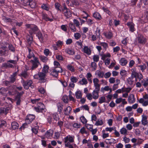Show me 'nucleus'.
I'll list each match as a JSON object with an SVG mask.
<instances>
[{
	"instance_id": "f704fd0d",
	"label": "nucleus",
	"mask_w": 148,
	"mask_h": 148,
	"mask_svg": "<svg viewBox=\"0 0 148 148\" xmlns=\"http://www.w3.org/2000/svg\"><path fill=\"white\" fill-rule=\"evenodd\" d=\"M71 110L72 108L70 106H69L67 107L64 110L65 114L66 115H68L70 113Z\"/></svg>"
},
{
	"instance_id": "37998d69",
	"label": "nucleus",
	"mask_w": 148,
	"mask_h": 148,
	"mask_svg": "<svg viewBox=\"0 0 148 148\" xmlns=\"http://www.w3.org/2000/svg\"><path fill=\"white\" fill-rule=\"evenodd\" d=\"M40 60L44 62H46L48 60V58L43 56H39Z\"/></svg>"
},
{
	"instance_id": "f257e3e1",
	"label": "nucleus",
	"mask_w": 148,
	"mask_h": 148,
	"mask_svg": "<svg viewBox=\"0 0 148 148\" xmlns=\"http://www.w3.org/2000/svg\"><path fill=\"white\" fill-rule=\"evenodd\" d=\"M26 26L27 28L30 29L29 30V32L31 35H32L33 34H36L38 32V29L37 26L36 25L28 24L26 25Z\"/></svg>"
},
{
	"instance_id": "0eeeda50",
	"label": "nucleus",
	"mask_w": 148,
	"mask_h": 148,
	"mask_svg": "<svg viewBox=\"0 0 148 148\" xmlns=\"http://www.w3.org/2000/svg\"><path fill=\"white\" fill-rule=\"evenodd\" d=\"M46 74L42 72L38 73V76L39 79L41 82L44 83L46 81Z\"/></svg>"
},
{
	"instance_id": "de8ad7c7",
	"label": "nucleus",
	"mask_w": 148,
	"mask_h": 148,
	"mask_svg": "<svg viewBox=\"0 0 148 148\" xmlns=\"http://www.w3.org/2000/svg\"><path fill=\"white\" fill-rule=\"evenodd\" d=\"M106 101V98L105 97L101 96L99 99V103H104Z\"/></svg>"
},
{
	"instance_id": "4468645a",
	"label": "nucleus",
	"mask_w": 148,
	"mask_h": 148,
	"mask_svg": "<svg viewBox=\"0 0 148 148\" xmlns=\"http://www.w3.org/2000/svg\"><path fill=\"white\" fill-rule=\"evenodd\" d=\"M53 133V131L51 129H50L48 130L45 133V137L47 138H49L52 136Z\"/></svg>"
},
{
	"instance_id": "6e6d98bb",
	"label": "nucleus",
	"mask_w": 148,
	"mask_h": 148,
	"mask_svg": "<svg viewBox=\"0 0 148 148\" xmlns=\"http://www.w3.org/2000/svg\"><path fill=\"white\" fill-rule=\"evenodd\" d=\"M103 123L101 120H98L96 121L95 125L97 126L101 125Z\"/></svg>"
},
{
	"instance_id": "c756f323",
	"label": "nucleus",
	"mask_w": 148,
	"mask_h": 148,
	"mask_svg": "<svg viewBox=\"0 0 148 148\" xmlns=\"http://www.w3.org/2000/svg\"><path fill=\"white\" fill-rule=\"evenodd\" d=\"M69 25L72 32H75L76 31V29L75 26L73 23H70Z\"/></svg>"
},
{
	"instance_id": "338daca9",
	"label": "nucleus",
	"mask_w": 148,
	"mask_h": 148,
	"mask_svg": "<svg viewBox=\"0 0 148 148\" xmlns=\"http://www.w3.org/2000/svg\"><path fill=\"white\" fill-rule=\"evenodd\" d=\"M68 69L72 72H74L75 71V69L74 67L71 65H68L67 66Z\"/></svg>"
},
{
	"instance_id": "69168bd1",
	"label": "nucleus",
	"mask_w": 148,
	"mask_h": 148,
	"mask_svg": "<svg viewBox=\"0 0 148 148\" xmlns=\"http://www.w3.org/2000/svg\"><path fill=\"white\" fill-rule=\"evenodd\" d=\"M99 80L97 78H95L93 79V82L94 84V86L100 85L99 84Z\"/></svg>"
},
{
	"instance_id": "b1692460",
	"label": "nucleus",
	"mask_w": 148,
	"mask_h": 148,
	"mask_svg": "<svg viewBox=\"0 0 148 148\" xmlns=\"http://www.w3.org/2000/svg\"><path fill=\"white\" fill-rule=\"evenodd\" d=\"M28 50L29 52V54L27 56V57L29 59H30L32 58V57H33L34 58V57H36L35 56L33 51L31 50V49L28 48Z\"/></svg>"
},
{
	"instance_id": "473e14b6",
	"label": "nucleus",
	"mask_w": 148,
	"mask_h": 148,
	"mask_svg": "<svg viewBox=\"0 0 148 148\" xmlns=\"http://www.w3.org/2000/svg\"><path fill=\"white\" fill-rule=\"evenodd\" d=\"M142 119V123L143 125H145L147 123V117L146 116L143 115Z\"/></svg>"
},
{
	"instance_id": "7ed1b4c3",
	"label": "nucleus",
	"mask_w": 148,
	"mask_h": 148,
	"mask_svg": "<svg viewBox=\"0 0 148 148\" xmlns=\"http://www.w3.org/2000/svg\"><path fill=\"white\" fill-rule=\"evenodd\" d=\"M30 62L31 63L32 67L31 69L32 70L36 69L40 64L38 59L37 57H34L33 59L31 60L30 61Z\"/></svg>"
},
{
	"instance_id": "7c9ffc66",
	"label": "nucleus",
	"mask_w": 148,
	"mask_h": 148,
	"mask_svg": "<svg viewBox=\"0 0 148 148\" xmlns=\"http://www.w3.org/2000/svg\"><path fill=\"white\" fill-rule=\"evenodd\" d=\"M50 74L53 77H57L58 76V73L56 71H55V70L54 69L51 70V71Z\"/></svg>"
},
{
	"instance_id": "9b49d317",
	"label": "nucleus",
	"mask_w": 148,
	"mask_h": 148,
	"mask_svg": "<svg viewBox=\"0 0 148 148\" xmlns=\"http://www.w3.org/2000/svg\"><path fill=\"white\" fill-rule=\"evenodd\" d=\"M20 75L21 77V79H23V78L25 79H27L29 77V74L27 71L24 70L22 71L21 73L20 74Z\"/></svg>"
},
{
	"instance_id": "a878e982",
	"label": "nucleus",
	"mask_w": 148,
	"mask_h": 148,
	"mask_svg": "<svg viewBox=\"0 0 148 148\" xmlns=\"http://www.w3.org/2000/svg\"><path fill=\"white\" fill-rule=\"evenodd\" d=\"M68 140L70 143H73L74 142L73 138L71 136H70L69 137L68 136H67L64 138L65 143H67Z\"/></svg>"
},
{
	"instance_id": "9d476101",
	"label": "nucleus",
	"mask_w": 148,
	"mask_h": 148,
	"mask_svg": "<svg viewBox=\"0 0 148 148\" xmlns=\"http://www.w3.org/2000/svg\"><path fill=\"white\" fill-rule=\"evenodd\" d=\"M4 21L7 23H9L12 26L14 25V22L15 19H11L8 17H4L3 18Z\"/></svg>"
},
{
	"instance_id": "a211bd4d",
	"label": "nucleus",
	"mask_w": 148,
	"mask_h": 148,
	"mask_svg": "<svg viewBox=\"0 0 148 148\" xmlns=\"http://www.w3.org/2000/svg\"><path fill=\"white\" fill-rule=\"evenodd\" d=\"M65 52L67 53L70 55H73L75 54V51L71 48H68L65 50Z\"/></svg>"
},
{
	"instance_id": "864d4df0",
	"label": "nucleus",
	"mask_w": 148,
	"mask_h": 148,
	"mask_svg": "<svg viewBox=\"0 0 148 148\" xmlns=\"http://www.w3.org/2000/svg\"><path fill=\"white\" fill-rule=\"evenodd\" d=\"M54 5L55 8L58 11H61V10L60 8L61 5L59 3H56Z\"/></svg>"
},
{
	"instance_id": "f3484780",
	"label": "nucleus",
	"mask_w": 148,
	"mask_h": 148,
	"mask_svg": "<svg viewBox=\"0 0 148 148\" xmlns=\"http://www.w3.org/2000/svg\"><path fill=\"white\" fill-rule=\"evenodd\" d=\"M63 13L67 19L69 18L72 16V13L70 10L64 12Z\"/></svg>"
},
{
	"instance_id": "c9c22d12",
	"label": "nucleus",
	"mask_w": 148,
	"mask_h": 148,
	"mask_svg": "<svg viewBox=\"0 0 148 148\" xmlns=\"http://www.w3.org/2000/svg\"><path fill=\"white\" fill-rule=\"evenodd\" d=\"M62 101L65 103H68L69 102V99L68 96L66 95H64L62 99Z\"/></svg>"
},
{
	"instance_id": "39448f33",
	"label": "nucleus",
	"mask_w": 148,
	"mask_h": 148,
	"mask_svg": "<svg viewBox=\"0 0 148 148\" xmlns=\"http://www.w3.org/2000/svg\"><path fill=\"white\" fill-rule=\"evenodd\" d=\"M131 77L132 78H136V81H137L136 79L137 78L141 80L143 78V75L140 73H138L136 72L133 69L132 71Z\"/></svg>"
},
{
	"instance_id": "5701e85b",
	"label": "nucleus",
	"mask_w": 148,
	"mask_h": 148,
	"mask_svg": "<svg viewBox=\"0 0 148 148\" xmlns=\"http://www.w3.org/2000/svg\"><path fill=\"white\" fill-rule=\"evenodd\" d=\"M29 6L31 8H35L36 5V3L34 0H29Z\"/></svg>"
},
{
	"instance_id": "a19ab883",
	"label": "nucleus",
	"mask_w": 148,
	"mask_h": 148,
	"mask_svg": "<svg viewBox=\"0 0 148 148\" xmlns=\"http://www.w3.org/2000/svg\"><path fill=\"white\" fill-rule=\"evenodd\" d=\"M7 125L6 121L4 120H0V128L3 126L6 127Z\"/></svg>"
},
{
	"instance_id": "603ef678",
	"label": "nucleus",
	"mask_w": 148,
	"mask_h": 148,
	"mask_svg": "<svg viewBox=\"0 0 148 148\" xmlns=\"http://www.w3.org/2000/svg\"><path fill=\"white\" fill-rule=\"evenodd\" d=\"M95 87V89L94 90H93L94 92H99L100 89V85H96L94 86Z\"/></svg>"
},
{
	"instance_id": "680f3d73",
	"label": "nucleus",
	"mask_w": 148,
	"mask_h": 148,
	"mask_svg": "<svg viewBox=\"0 0 148 148\" xmlns=\"http://www.w3.org/2000/svg\"><path fill=\"white\" fill-rule=\"evenodd\" d=\"M74 24L77 27H79L80 23L79 21L76 19H74L73 20Z\"/></svg>"
},
{
	"instance_id": "5fc2aeb1",
	"label": "nucleus",
	"mask_w": 148,
	"mask_h": 148,
	"mask_svg": "<svg viewBox=\"0 0 148 148\" xmlns=\"http://www.w3.org/2000/svg\"><path fill=\"white\" fill-rule=\"evenodd\" d=\"M18 60V58L17 56L16 57V59L12 60H8V62H9L10 64H16L17 63V62Z\"/></svg>"
},
{
	"instance_id": "72a5a7b5",
	"label": "nucleus",
	"mask_w": 148,
	"mask_h": 148,
	"mask_svg": "<svg viewBox=\"0 0 148 148\" xmlns=\"http://www.w3.org/2000/svg\"><path fill=\"white\" fill-rule=\"evenodd\" d=\"M49 69V66L47 65H45L42 69V72L46 74L48 72Z\"/></svg>"
},
{
	"instance_id": "8fccbe9b",
	"label": "nucleus",
	"mask_w": 148,
	"mask_h": 148,
	"mask_svg": "<svg viewBox=\"0 0 148 148\" xmlns=\"http://www.w3.org/2000/svg\"><path fill=\"white\" fill-rule=\"evenodd\" d=\"M44 53L45 55L47 56L49 54L50 55L51 54V52L48 49H45Z\"/></svg>"
},
{
	"instance_id": "1a4fd4ad",
	"label": "nucleus",
	"mask_w": 148,
	"mask_h": 148,
	"mask_svg": "<svg viewBox=\"0 0 148 148\" xmlns=\"http://www.w3.org/2000/svg\"><path fill=\"white\" fill-rule=\"evenodd\" d=\"M138 42L140 44H144L147 41L146 38L142 35H140L138 38Z\"/></svg>"
},
{
	"instance_id": "e2e57ef3",
	"label": "nucleus",
	"mask_w": 148,
	"mask_h": 148,
	"mask_svg": "<svg viewBox=\"0 0 148 148\" xmlns=\"http://www.w3.org/2000/svg\"><path fill=\"white\" fill-rule=\"evenodd\" d=\"M70 79L71 82L73 83H76L78 80V79L77 77L73 76L71 77Z\"/></svg>"
},
{
	"instance_id": "412c9836",
	"label": "nucleus",
	"mask_w": 148,
	"mask_h": 148,
	"mask_svg": "<svg viewBox=\"0 0 148 148\" xmlns=\"http://www.w3.org/2000/svg\"><path fill=\"white\" fill-rule=\"evenodd\" d=\"M84 52L88 55H90L91 54V51L88 47L87 46L84 47L83 49Z\"/></svg>"
},
{
	"instance_id": "58836bf2",
	"label": "nucleus",
	"mask_w": 148,
	"mask_h": 148,
	"mask_svg": "<svg viewBox=\"0 0 148 148\" xmlns=\"http://www.w3.org/2000/svg\"><path fill=\"white\" fill-rule=\"evenodd\" d=\"M8 48L9 50L12 52H14L15 51V48L11 44H8Z\"/></svg>"
},
{
	"instance_id": "2eb2a0df",
	"label": "nucleus",
	"mask_w": 148,
	"mask_h": 148,
	"mask_svg": "<svg viewBox=\"0 0 148 148\" xmlns=\"http://www.w3.org/2000/svg\"><path fill=\"white\" fill-rule=\"evenodd\" d=\"M3 67L5 68H12L14 67V66L10 64L8 61H7L6 63H3L2 65Z\"/></svg>"
},
{
	"instance_id": "f03ea898",
	"label": "nucleus",
	"mask_w": 148,
	"mask_h": 148,
	"mask_svg": "<svg viewBox=\"0 0 148 148\" xmlns=\"http://www.w3.org/2000/svg\"><path fill=\"white\" fill-rule=\"evenodd\" d=\"M35 116L34 115L32 114H29L27 115L26 117L25 121L26 122V123L23 124L21 127L19 128V129L21 130L22 129H24L25 126L27 125V123L29 124L31 123L32 122L34 119Z\"/></svg>"
},
{
	"instance_id": "ddd939ff",
	"label": "nucleus",
	"mask_w": 148,
	"mask_h": 148,
	"mask_svg": "<svg viewBox=\"0 0 148 148\" xmlns=\"http://www.w3.org/2000/svg\"><path fill=\"white\" fill-rule=\"evenodd\" d=\"M127 25L130 28V30L131 32H133L135 30L134 28V24L131 22H128L127 23Z\"/></svg>"
},
{
	"instance_id": "49530a36",
	"label": "nucleus",
	"mask_w": 148,
	"mask_h": 148,
	"mask_svg": "<svg viewBox=\"0 0 148 148\" xmlns=\"http://www.w3.org/2000/svg\"><path fill=\"white\" fill-rule=\"evenodd\" d=\"M7 90L4 88H1L0 89V93L2 95H5L6 93Z\"/></svg>"
},
{
	"instance_id": "4d7b16f0",
	"label": "nucleus",
	"mask_w": 148,
	"mask_h": 148,
	"mask_svg": "<svg viewBox=\"0 0 148 148\" xmlns=\"http://www.w3.org/2000/svg\"><path fill=\"white\" fill-rule=\"evenodd\" d=\"M93 59L94 62H97L99 61V56L97 55H95L93 56Z\"/></svg>"
},
{
	"instance_id": "052dcab7",
	"label": "nucleus",
	"mask_w": 148,
	"mask_h": 148,
	"mask_svg": "<svg viewBox=\"0 0 148 148\" xmlns=\"http://www.w3.org/2000/svg\"><path fill=\"white\" fill-rule=\"evenodd\" d=\"M110 90V88L109 86H106L104 88H101L100 91L101 92H103L104 91H108Z\"/></svg>"
},
{
	"instance_id": "2f4dec72",
	"label": "nucleus",
	"mask_w": 148,
	"mask_h": 148,
	"mask_svg": "<svg viewBox=\"0 0 148 148\" xmlns=\"http://www.w3.org/2000/svg\"><path fill=\"white\" fill-rule=\"evenodd\" d=\"M127 61L125 58H121L120 60V63L122 66L125 65L127 63Z\"/></svg>"
},
{
	"instance_id": "393cba45",
	"label": "nucleus",
	"mask_w": 148,
	"mask_h": 148,
	"mask_svg": "<svg viewBox=\"0 0 148 148\" xmlns=\"http://www.w3.org/2000/svg\"><path fill=\"white\" fill-rule=\"evenodd\" d=\"M75 96L77 99L82 98V95L81 92L79 90L77 91L75 93Z\"/></svg>"
},
{
	"instance_id": "a18cd8bd",
	"label": "nucleus",
	"mask_w": 148,
	"mask_h": 148,
	"mask_svg": "<svg viewBox=\"0 0 148 148\" xmlns=\"http://www.w3.org/2000/svg\"><path fill=\"white\" fill-rule=\"evenodd\" d=\"M95 34L97 36V37H98L99 40L100 39V36H101L100 31L99 29L97 27V30L95 31Z\"/></svg>"
},
{
	"instance_id": "3c124183",
	"label": "nucleus",
	"mask_w": 148,
	"mask_h": 148,
	"mask_svg": "<svg viewBox=\"0 0 148 148\" xmlns=\"http://www.w3.org/2000/svg\"><path fill=\"white\" fill-rule=\"evenodd\" d=\"M99 92H94L93 91L92 93L93 98L95 99H97L99 97Z\"/></svg>"
},
{
	"instance_id": "0e129e2a",
	"label": "nucleus",
	"mask_w": 148,
	"mask_h": 148,
	"mask_svg": "<svg viewBox=\"0 0 148 148\" xmlns=\"http://www.w3.org/2000/svg\"><path fill=\"white\" fill-rule=\"evenodd\" d=\"M133 78L132 77H129L127 79V81L128 84L130 85H132L133 84V81L132 80Z\"/></svg>"
},
{
	"instance_id": "423d86ee",
	"label": "nucleus",
	"mask_w": 148,
	"mask_h": 148,
	"mask_svg": "<svg viewBox=\"0 0 148 148\" xmlns=\"http://www.w3.org/2000/svg\"><path fill=\"white\" fill-rule=\"evenodd\" d=\"M45 108L44 105L41 102L37 103V106L34 108L35 110L38 112H41Z\"/></svg>"
},
{
	"instance_id": "4c0bfd02",
	"label": "nucleus",
	"mask_w": 148,
	"mask_h": 148,
	"mask_svg": "<svg viewBox=\"0 0 148 148\" xmlns=\"http://www.w3.org/2000/svg\"><path fill=\"white\" fill-rule=\"evenodd\" d=\"M54 69L55 71H56L58 73H62L63 72V70L60 66H56Z\"/></svg>"
},
{
	"instance_id": "bf43d9fd",
	"label": "nucleus",
	"mask_w": 148,
	"mask_h": 148,
	"mask_svg": "<svg viewBox=\"0 0 148 148\" xmlns=\"http://www.w3.org/2000/svg\"><path fill=\"white\" fill-rule=\"evenodd\" d=\"M80 120L84 124L86 123L87 122V120L83 116L81 117Z\"/></svg>"
},
{
	"instance_id": "bb28decb",
	"label": "nucleus",
	"mask_w": 148,
	"mask_h": 148,
	"mask_svg": "<svg viewBox=\"0 0 148 148\" xmlns=\"http://www.w3.org/2000/svg\"><path fill=\"white\" fill-rule=\"evenodd\" d=\"M16 75V73H13L12 75H11L10 77V83H13L15 82L16 80L15 76Z\"/></svg>"
},
{
	"instance_id": "6e6552de",
	"label": "nucleus",
	"mask_w": 148,
	"mask_h": 148,
	"mask_svg": "<svg viewBox=\"0 0 148 148\" xmlns=\"http://www.w3.org/2000/svg\"><path fill=\"white\" fill-rule=\"evenodd\" d=\"M8 50L7 49L6 47H3L0 48V56H6L8 54Z\"/></svg>"
},
{
	"instance_id": "cd10ccee",
	"label": "nucleus",
	"mask_w": 148,
	"mask_h": 148,
	"mask_svg": "<svg viewBox=\"0 0 148 148\" xmlns=\"http://www.w3.org/2000/svg\"><path fill=\"white\" fill-rule=\"evenodd\" d=\"M36 36H38V38L40 41L42 42L43 40V37L41 33L40 32H38L37 33Z\"/></svg>"
},
{
	"instance_id": "aec40b11",
	"label": "nucleus",
	"mask_w": 148,
	"mask_h": 148,
	"mask_svg": "<svg viewBox=\"0 0 148 148\" xmlns=\"http://www.w3.org/2000/svg\"><path fill=\"white\" fill-rule=\"evenodd\" d=\"M19 127V125L18 123L15 121L12 122L11 123V127L12 129L15 130L18 129Z\"/></svg>"
},
{
	"instance_id": "79ce46f5",
	"label": "nucleus",
	"mask_w": 148,
	"mask_h": 148,
	"mask_svg": "<svg viewBox=\"0 0 148 148\" xmlns=\"http://www.w3.org/2000/svg\"><path fill=\"white\" fill-rule=\"evenodd\" d=\"M143 3L145 5H147L148 4V0H140V1L138 4L139 7H140L142 5Z\"/></svg>"
},
{
	"instance_id": "e433bc0d",
	"label": "nucleus",
	"mask_w": 148,
	"mask_h": 148,
	"mask_svg": "<svg viewBox=\"0 0 148 148\" xmlns=\"http://www.w3.org/2000/svg\"><path fill=\"white\" fill-rule=\"evenodd\" d=\"M93 16L98 19H100L101 18V16L100 14L97 12H95L93 14Z\"/></svg>"
},
{
	"instance_id": "6ab92c4d",
	"label": "nucleus",
	"mask_w": 148,
	"mask_h": 148,
	"mask_svg": "<svg viewBox=\"0 0 148 148\" xmlns=\"http://www.w3.org/2000/svg\"><path fill=\"white\" fill-rule=\"evenodd\" d=\"M103 34L106 38L108 39H111L113 36L112 33L110 32H104Z\"/></svg>"
},
{
	"instance_id": "c03bdc74",
	"label": "nucleus",
	"mask_w": 148,
	"mask_h": 148,
	"mask_svg": "<svg viewBox=\"0 0 148 148\" xmlns=\"http://www.w3.org/2000/svg\"><path fill=\"white\" fill-rule=\"evenodd\" d=\"M79 82L80 84L82 85L86 84L88 83L86 79L84 77L83 78L82 80L80 81Z\"/></svg>"
},
{
	"instance_id": "774afa93",
	"label": "nucleus",
	"mask_w": 148,
	"mask_h": 148,
	"mask_svg": "<svg viewBox=\"0 0 148 148\" xmlns=\"http://www.w3.org/2000/svg\"><path fill=\"white\" fill-rule=\"evenodd\" d=\"M126 71L124 70H122L120 72V74L122 77H125L126 76Z\"/></svg>"
},
{
	"instance_id": "c85d7f7f",
	"label": "nucleus",
	"mask_w": 148,
	"mask_h": 148,
	"mask_svg": "<svg viewBox=\"0 0 148 148\" xmlns=\"http://www.w3.org/2000/svg\"><path fill=\"white\" fill-rule=\"evenodd\" d=\"M96 74L98 75L99 77L103 78L104 76V73L100 70H97L96 72Z\"/></svg>"
},
{
	"instance_id": "f8f14e48",
	"label": "nucleus",
	"mask_w": 148,
	"mask_h": 148,
	"mask_svg": "<svg viewBox=\"0 0 148 148\" xmlns=\"http://www.w3.org/2000/svg\"><path fill=\"white\" fill-rule=\"evenodd\" d=\"M42 18L45 20V21H49L51 22L53 21V19L50 18L46 14H43L42 15Z\"/></svg>"
},
{
	"instance_id": "13d9d810",
	"label": "nucleus",
	"mask_w": 148,
	"mask_h": 148,
	"mask_svg": "<svg viewBox=\"0 0 148 148\" xmlns=\"http://www.w3.org/2000/svg\"><path fill=\"white\" fill-rule=\"evenodd\" d=\"M91 65L92 67L93 68L94 71H95L96 69L97 66L95 62H92L91 64Z\"/></svg>"
},
{
	"instance_id": "ea45409f",
	"label": "nucleus",
	"mask_w": 148,
	"mask_h": 148,
	"mask_svg": "<svg viewBox=\"0 0 148 148\" xmlns=\"http://www.w3.org/2000/svg\"><path fill=\"white\" fill-rule=\"evenodd\" d=\"M120 132L121 134L125 135L127 134V131L126 129L124 127L121 128L120 130Z\"/></svg>"
},
{
	"instance_id": "09e8293b",
	"label": "nucleus",
	"mask_w": 148,
	"mask_h": 148,
	"mask_svg": "<svg viewBox=\"0 0 148 148\" xmlns=\"http://www.w3.org/2000/svg\"><path fill=\"white\" fill-rule=\"evenodd\" d=\"M20 98L15 97V101H16V105L17 106H19L20 105L21 102V99Z\"/></svg>"
},
{
	"instance_id": "4be33fe9",
	"label": "nucleus",
	"mask_w": 148,
	"mask_h": 148,
	"mask_svg": "<svg viewBox=\"0 0 148 148\" xmlns=\"http://www.w3.org/2000/svg\"><path fill=\"white\" fill-rule=\"evenodd\" d=\"M57 106L58 111L59 114H61L62 110L63 105L60 103H58L57 104Z\"/></svg>"
},
{
	"instance_id": "20e7f679",
	"label": "nucleus",
	"mask_w": 148,
	"mask_h": 148,
	"mask_svg": "<svg viewBox=\"0 0 148 148\" xmlns=\"http://www.w3.org/2000/svg\"><path fill=\"white\" fill-rule=\"evenodd\" d=\"M21 82L25 89H28L30 86L32 87V84L33 83L32 80L28 79L25 81L23 79H22Z\"/></svg>"
},
{
	"instance_id": "dca6fc26",
	"label": "nucleus",
	"mask_w": 148,
	"mask_h": 148,
	"mask_svg": "<svg viewBox=\"0 0 148 148\" xmlns=\"http://www.w3.org/2000/svg\"><path fill=\"white\" fill-rule=\"evenodd\" d=\"M135 98L133 94L130 95L128 97V101L130 103H133L135 102Z\"/></svg>"
}]
</instances>
